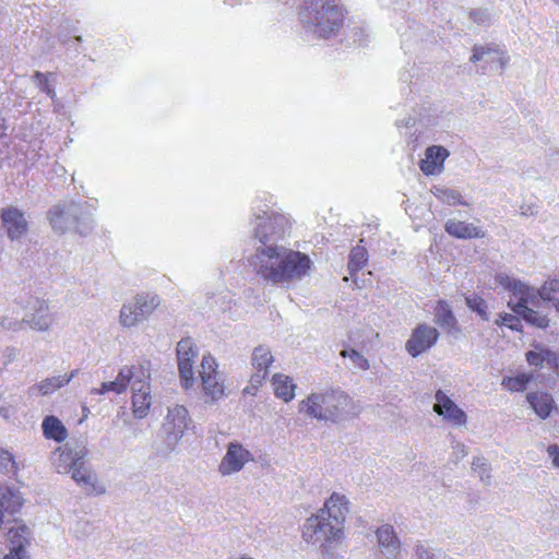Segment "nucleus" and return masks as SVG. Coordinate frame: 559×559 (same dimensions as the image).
<instances>
[{"label":"nucleus","mask_w":559,"mask_h":559,"mask_svg":"<svg viewBox=\"0 0 559 559\" xmlns=\"http://www.w3.org/2000/svg\"><path fill=\"white\" fill-rule=\"evenodd\" d=\"M299 16L307 32L318 38L335 35L343 22L342 10L330 0H305Z\"/></svg>","instance_id":"1"},{"label":"nucleus","mask_w":559,"mask_h":559,"mask_svg":"<svg viewBox=\"0 0 559 559\" xmlns=\"http://www.w3.org/2000/svg\"><path fill=\"white\" fill-rule=\"evenodd\" d=\"M350 403V397L338 390L313 392L299 404V412L324 421H337Z\"/></svg>","instance_id":"2"},{"label":"nucleus","mask_w":559,"mask_h":559,"mask_svg":"<svg viewBox=\"0 0 559 559\" xmlns=\"http://www.w3.org/2000/svg\"><path fill=\"white\" fill-rule=\"evenodd\" d=\"M287 252L289 248L282 245L257 247L254 254L249 258V263L264 282L283 286Z\"/></svg>","instance_id":"3"},{"label":"nucleus","mask_w":559,"mask_h":559,"mask_svg":"<svg viewBox=\"0 0 559 559\" xmlns=\"http://www.w3.org/2000/svg\"><path fill=\"white\" fill-rule=\"evenodd\" d=\"M48 219L52 229L64 234L68 229L76 226L80 234L87 233L93 224L92 213L87 205L67 201L52 206L48 212Z\"/></svg>","instance_id":"4"},{"label":"nucleus","mask_w":559,"mask_h":559,"mask_svg":"<svg viewBox=\"0 0 559 559\" xmlns=\"http://www.w3.org/2000/svg\"><path fill=\"white\" fill-rule=\"evenodd\" d=\"M254 224L253 236L259 240V247L277 245L276 241L284 238L290 228L289 219L284 214L274 211L257 213Z\"/></svg>","instance_id":"5"},{"label":"nucleus","mask_w":559,"mask_h":559,"mask_svg":"<svg viewBox=\"0 0 559 559\" xmlns=\"http://www.w3.org/2000/svg\"><path fill=\"white\" fill-rule=\"evenodd\" d=\"M160 299L155 294H138L124 304L120 310L119 322L123 328H132L146 320L159 306Z\"/></svg>","instance_id":"6"},{"label":"nucleus","mask_w":559,"mask_h":559,"mask_svg":"<svg viewBox=\"0 0 559 559\" xmlns=\"http://www.w3.org/2000/svg\"><path fill=\"white\" fill-rule=\"evenodd\" d=\"M302 537L310 544L338 542L343 537V526L319 513L307 520L304 525Z\"/></svg>","instance_id":"7"},{"label":"nucleus","mask_w":559,"mask_h":559,"mask_svg":"<svg viewBox=\"0 0 559 559\" xmlns=\"http://www.w3.org/2000/svg\"><path fill=\"white\" fill-rule=\"evenodd\" d=\"M199 377L205 403H214L225 395L223 374L217 370V364L211 355L203 356Z\"/></svg>","instance_id":"8"},{"label":"nucleus","mask_w":559,"mask_h":559,"mask_svg":"<svg viewBox=\"0 0 559 559\" xmlns=\"http://www.w3.org/2000/svg\"><path fill=\"white\" fill-rule=\"evenodd\" d=\"M191 424L188 409L182 405H174L168 408L163 423L165 441L170 450H174L183 437Z\"/></svg>","instance_id":"9"},{"label":"nucleus","mask_w":559,"mask_h":559,"mask_svg":"<svg viewBox=\"0 0 559 559\" xmlns=\"http://www.w3.org/2000/svg\"><path fill=\"white\" fill-rule=\"evenodd\" d=\"M150 372L140 366L138 378L132 382V413L135 418L143 419L148 415L152 405Z\"/></svg>","instance_id":"10"},{"label":"nucleus","mask_w":559,"mask_h":559,"mask_svg":"<svg viewBox=\"0 0 559 559\" xmlns=\"http://www.w3.org/2000/svg\"><path fill=\"white\" fill-rule=\"evenodd\" d=\"M88 450L85 445L64 443L50 454V463L58 474H69L80 460L86 459Z\"/></svg>","instance_id":"11"},{"label":"nucleus","mask_w":559,"mask_h":559,"mask_svg":"<svg viewBox=\"0 0 559 559\" xmlns=\"http://www.w3.org/2000/svg\"><path fill=\"white\" fill-rule=\"evenodd\" d=\"M252 453L238 441H231L226 447V453L218 464V472L222 476H229L239 473L245 465L253 461Z\"/></svg>","instance_id":"12"},{"label":"nucleus","mask_w":559,"mask_h":559,"mask_svg":"<svg viewBox=\"0 0 559 559\" xmlns=\"http://www.w3.org/2000/svg\"><path fill=\"white\" fill-rule=\"evenodd\" d=\"M68 475L87 495L100 496L106 492L105 486L98 480L97 474L86 462V459L80 460Z\"/></svg>","instance_id":"13"},{"label":"nucleus","mask_w":559,"mask_h":559,"mask_svg":"<svg viewBox=\"0 0 559 559\" xmlns=\"http://www.w3.org/2000/svg\"><path fill=\"white\" fill-rule=\"evenodd\" d=\"M251 362L254 372L252 373L250 384L245 389V392L254 395L258 388L265 380L269 373V367L273 362V355L269 347L263 345L255 347L252 353Z\"/></svg>","instance_id":"14"},{"label":"nucleus","mask_w":559,"mask_h":559,"mask_svg":"<svg viewBox=\"0 0 559 559\" xmlns=\"http://www.w3.org/2000/svg\"><path fill=\"white\" fill-rule=\"evenodd\" d=\"M438 338L439 332L436 328L420 323L413 330L405 348L412 357H417L432 347Z\"/></svg>","instance_id":"15"},{"label":"nucleus","mask_w":559,"mask_h":559,"mask_svg":"<svg viewBox=\"0 0 559 559\" xmlns=\"http://www.w3.org/2000/svg\"><path fill=\"white\" fill-rule=\"evenodd\" d=\"M197 356L190 338H183L177 344L178 369L182 386L188 390L194 383L193 361Z\"/></svg>","instance_id":"16"},{"label":"nucleus","mask_w":559,"mask_h":559,"mask_svg":"<svg viewBox=\"0 0 559 559\" xmlns=\"http://www.w3.org/2000/svg\"><path fill=\"white\" fill-rule=\"evenodd\" d=\"M436 403L433 404V412L443 419L451 423L453 426H466L467 415L442 390H438L435 394Z\"/></svg>","instance_id":"17"},{"label":"nucleus","mask_w":559,"mask_h":559,"mask_svg":"<svg viewBox=\"0 0 559 559\" xmlns=\"http://www.w3.org/2000/svg\"><path fill=\"white\" fill-rule=\"evenodd\" d=\"M286 258V270L284 271V285L287 286L292 283L301 281L308 275L311 267V260L305 253L289 249Z\"/></svg>","instance_id":"18"},{"label":"nucleus","mask_w":559,"mask_h":559,"mask_svg":"<svg viewBox=\"0 0 559 559\" xmlns=\"http://www.w3.org/2000/svg\"><path fill=\"white\" fill-rule=\"evenodd\" d=\"M1 222L8 237L11 240H19L28 231V224L24 213L14 206L1 210Z\"/></svg>","instance_id":"19"},{"label":"nucleus","mask_w":559,"mask_h":559,"mask_svg":"<svg viewBox=\"0 0 559 559\" xmlns=\"http://www.w3.org/2000/svg\"><path fill=\"white\" fill-rule=\"evenodd\" d=\"M376 537L380 552L386 559H397L401 551V542L394 527L384 524L376 531Z\"/></svg>","instance_id":"20"},{"label":"nucleus","mask_w":559,"mask_h":559,"mask_svg":"<svg viewBox=\"0 0 559 559\" xmlns=\"http://www.w3.org/2000/svg\"><path fill=\"white\" fill-rule=\"evenodd\" d=\"M449 151L440 145L428 146L425 151V158L419 162L420 170L427 176L439 175L444 169V160Z\"/></svg>","instance_id":"21"},{"label":"nucleus","mask_w":559,"mask_h":559,"mask_svg":"<svg viewBox=\"0 0 559 559\" xmlns=\"http://www.w3.org/2000/svg\"><path fill=\"white\" fill-rule=\"evenodd\" d=\"M140 366H126L119 371L114 381L103 382L100 389H95L92 391V393L105 394L109 391H112L117 394L123 393L129 384L132 385V382L138 378Z\"/></svg>","instance_id":"22"},{"label":"nucleus","mask_w":559,"mask_h":559,"mask_svg":"<svg viewBox=\"0 0 559 559\" xmlns=\"http://www.w3.org/2000/svg\"><path fill=\"white\" fill-rule=\"evenodd\" d=\"M32 310L33 312L24 318L25 324H28L31 329L36 331H47L52 323L48 304L45 300L35 299L32 305Z\"/></svg>","instance_id":"23"},{"label":"nucleus","mask_w":559,"mask_h":559,"mask_svg":"<svg viewBox=\"0 0 559 559\" xmlns=\"http://www.w3.org/2000/svg\"><path fill=\"white\" fill-rule=\"evenodd\" d=\"M79 373L78 369L72 370L70 373L58 374L46 378L39 383L34 384L29 388L28 392L31 395H43L47 396L55 393L57 390L63 388Z\"/></svg>","instance_id":"24"},{"label":"nucleus","mask_w":559,"mask_h":559,"mask_svg":"<svg viewBox=\"0 0 559 559\" xmlns=\"http://www.w3.org/2000/svg\"><path fill=\"white\" fill-rule=\"evenodd\" d=\"M348 500L344 495L333 492L325 501L324 508L320 511L323 515L343 526L348 513Z\"/></svg>","instance_id":"25"},{"label":"nucleus","mask_w":559,"mask_h":559,"mask_svg":"<svg viewBox=\"0 0 559 559\" xmlns=\"http://www.w3.org/2000/svg\"><path fill=\"white\" fill-rule=\"evenodd\" d=\"M526 400L540 419L548 418L551 412L557 408L552 395L546 392H531L526 395Z\"/></svg>","instance_id":"26"},{"label":"nucleus","mask_w":559,"mask_h":559,"mask_svg":"<svg viewBox=\"0 0 559 559\" xmlns=\"http://www.w3.org/2000/svg\"><path fill=\"white\" fill-rule=\"evenodd\" d=\"M445 231L457 239L484 238L485 233L477 226L463 221L449 219L444 225Z\"/></svg>","instance_id":"27"},{"label":"nucleus","mask_w":559,"mask_h":559,"mask_svg":"<svg viewBox=\"0 0 559 559\" xmlns=\"http://www.w3.org/2000/svg\"><path fill=\"white\" fill-rule=\"evenodd\" d=\"M24 503L21 492L12 487L0 486V508L9 513H17Z\"/></svg>","instance_id":"28"},{"label":"nucleus","mask_w":559,"mask_h":559,"mask_svg":"<svg viewBox=\"0 0 559 559\" xmlns=\"http://www.w3.org/2000/svg\"><path fill=\"white\" fill-rule=\"evenodd\" d=\"M435 322L449 333L459 330L457 320L450 305L444 300H439L435 308Z\"/></svg>","instance_id":"29"},{"label":"nucleus","mask_w":559,"mask_h":559,"mask_svg":"<svg viewBox=\"0 0 559 559\" xmlns=\"http://www.w3.org/2000/svg\"><path fill=\"white\" fill-rule=\"evenodd\" d=\"M45 438L63 442L68 438V430L59 418L49 415L46 416L41 424Z\"/></svg>","instance_id":"30"},{"label":"nucleus","mask_w":559,"mask_h":559,"mask_svg":"<svg viewBox=\"0 0 559 559\" xmlns=\"http://www.w3.org/2000/svg\"><path fill=\"white\" fill-rule=\"evenodd\" d=\"M485 55H495L496 62H498L501 69H504L509 62V56L506 51L499 49L496 45H479L473 47V53L469 58L471 62H478L484 60Z\"/></svg>","instance_id":"31"},{"label":"nucleus","mask_w":559,"mask_h":559,"mask_svg":"<svg viewBox=\"0 0 559 559\" xmlns=\"http://www.w3.org/2000/svg\"><path fill=\"white\" fill-rule=\"evenodd\" d=\"M272 384L276 397L284 402H289L295 397V384L289 377L276 373L273 376Z\"/></svg>","instance_id":"32"},{"label":"nucleus","mask_w":559,"mask_h":559,"mask_svg":"<svg viewBox=\"0 0 559 559\" xmlns=\"http://www.w3.org/2000/svg\"><path fill=\"white\" fill-rule=\"evenodd\" d=\"M508 305L516 314L522 316L527 323L539 329H545L549 325V319L546 316L538 313L527 306L512 305L511 301Z\"/></svg>","instance_id":"33"},{"label":"nucleus","mask_w":559,"mask_h":559,"mask_svg":"<svg viewBox=\"0 0 559 559\" xmlns=\"http://www.w3.org/2000/svg\"><path fill=\"white\" fill-rule=\"evenodd\" d=\"M29 528L24 524L11 527L8 532L10 547H13L14 550L26 551L25 547L29 543Z\"/></svg>","instance_id":"34"},{"label":"nucleus","mask_w":559,"mask_h":559,"mask_svg":"<svg viewBox=\"0 0 559 559\" xmlns=\"http://www.w3.org/2000/svg\"><path fill=\"white\" fill-rule=\"evenodd\" d=\"M513 286V295L519 297V301L515 305L527 306L528 304L533 306H538L539 304V295L538 289L526 285L521 282L519 284H514Z\"/></svg>","instance_id":"35"},{"label":"nucleus","mask_w":559,"mask_h":559,"mask_svg":"<svg viewBox=\"0 0 559 559\" xmlns=\"http://www.w3.org/2000/svg\"><path fill=\"white\" fill-rule=\"evenodd\" d=\"M472 471L479 478V480L489 486L492 483V468L491 464L484 456H476L472 461Z\"/></svg>","instance_id":"36"},{"label":"nucleus","mask_w":559,"mask_h":559,"mask_svg":"<svg viewBox=\"0 0 559 559\" xmlns=\"http://www.w3.org/2000/svg\"><path fill=\"white\" fill-rule=\"evenodd\" d=\"M368 261V252L365 247L356 246L352 249L348 261V270L352 275L361 270Z\"/></svg>","instance_id":"37"},{"label":"nucleus","mask_w":559,"mask_h":559,"mask_svg":"<svg viewBox=\"0 0 559 559\" xmlns=\"http://www.w3.org/2000/svg\"><path fill=\"white\" fill-rule=\"evenodd\" d=\"M431 192L437 199H439L441 202H443L445 204H449V205H454L457 203L465 204L462 201L461 194L453 189H449V188H445L442 186H433L431 189Z\"/></svg>","instance_id":"38"},{"label":"nucleus","mask_w":559,"mask_h":559,"mask_svg":"<svg viewBox=\"0 0 559 559\" xmlns=\"http://www.w3.org/2000/svg\"><path fill=\"white\" fill-rule=\"evenodd\" d=\"M466 306L474 312H476L483 320H489L488 313V305L485 299H483L477 294H468L464 296Z\"/></svg>","instance_id":"39"},{"label":"nucleus","mask_w":559,"mask_h":559,"mask_svg":"<svg viewBox=\"0 0 559 559\" xmlns=\"http://www.w3.org/2000/svg\"><path fill=\"white\" fill-rule=\"evenodd\" d=\"M547 347L542 344H533L532 349L526 352V361L536 368H542L546 364V356L548 354Z\"/></svg>","instance_id":"40"},{"label":"nucleus","mask_w":559,"mask_h":559,"mask_svg":"<svg viewBox=\"0 0 559 559\" xmlns=\"http://www.w3.org/2000/svg\"><path fill=\"white\" fill-rule=\"evenodd\" d=\"M533 374L521 373L515 377H508L502 380V385L512 392H520L526 389V385L532 381Z\"/></svg>","instance_id":"41"},{"label":"nucleus","mask_w":559,"mask_h":559,"mask_svg":"<svg viewBox=\"0 0 559 559\" xmlns=\"http://www.w3.org/2000/svg\"><path fill=\"white\" fill-rule=\"evenodd\" d=\"M0 471L3 474L12 475H15L17 471V465L13 455L4 449H0Z\"/></svg>","instance_id":"42"},{"label":"nucleus","mask_w":559,"mask_h":559,"mask_svg":"<svg viewBox=\"0 0 559 559\" xmlns=\"http://www.w3.org/2000/svg\"><path fill=\"white\" fill-rule=\"evenodd\" d=\"M341 356L349 358L354 366L360 370H368L370 368L368 359L355 349H343Z\"/></svg>","instance_id":"43"},{"label":"nucleus","mask_w":559,"mask_h":559,"mask_svg":"<svg viewBox=\"0 0 559 559\" xmlns=\"http://www.w3.org/2000/svg\"><path fill=\"white\" fill-rule=\"evenodd\" d=\"M559 293V280L550 278L547 280L542 287L538 289V295L540 299L547 301H554L555 298L551 297V294Z\"/></svg>","instance_id":"44"},{"label":"nucleus","mask_w":559,"mask_h":559,"mask_svg":"<svg viewBox=\"0 0 559 559\" xmlns=\"http://www.w3.org/2000/svg\"><path fill=\"white\" fill-rule=\"evenodd\" d=\"M496 324L506 325L513 331H521L522 329L521 320L511 313L500 314Z\"/></svg>","instance_id":"45"},{"label":"nucleus","mask_w":559,"mask_h":559,"mask_svg":"<svg viewBox=\"0 0 559 559\" xmlns=\"http://www.w3.org/2000/svg\"><path fill=\"white\" fill-rule=\"evenodd\" d=\"M25 320H16L9 317H2L1 328L5 331L17 332L24 329Z\"/></svg>","instance_id":"46"},{"label":"nucleus","mask_w":559,"mask_h":559,"mask_svg":"<svg viewBox=\"0 0 559 559\" xmlns=\"http://www.w3.org/2000/svg\"><path fill=\"white\" fill-rule=\"evenodd\" d=\"M471 19L478 25H487L491 21V14L486 9H477L469 13Z\"/></svg>","instance_id":"47"},{"label":"nucleus","mask_w":559,"mask_h":559,"mask_svg":"<svg viewBox=\"0 0 559 559\" xmlns=\"http://www.w3.org/2000/svg\"><path fill=\"white\" fill-rule=\"evenodd\" d=\"M416 559H436V555L427 545L417 543L414 548Z\"/></svg>","instance_id":"48"},{"label":"nucleus","mask_w":559,"mask_h":559,"mask_svg":"<svg viewBox=\"0 0 559 559\" xmlns=\"http://www.w3.org/2000/svg\"><path fill=\"white\" fill-rule=\"evenodd\" d=\"M496 280V283L499 284L500 286H502L504 289H508L510 292L513 293V286H515L514 284H519L520 281L519 280H515V278H512L510 277L508 274L506 273H499L496 275L495 277Z\"/></svg>","instance_id":"49"},{"label":"nucleus","mask_w":559,"mask_h":559,"mask_svg":"<svg viewBox=\"0 0 559 559\" xmlns=\"http://www.w3.org/2000/svg\"><path fill=\"white\" fill-rule=\"evenodd\" d=\"M546 365L559 372V353L548 349Z\"/></svg>","instance_id":"50"},{"label":"nucleus","mask_w":559,"mask_h":559,"mask_svg":"<svg viewBox=\"0 0 559 559\" xmlns=\"http://www.w3.org/2000/svg\"><path fill=\"white\" fill-rule=\"evenodd\" d=\"M547 453H548L549 457L551 459L554 466L559 468V445L558 444L548 445Z\"/></svg>","instance_id":"51"},{"label":"nucleus","mask_w":559,"mask_h":559,"mask_svg":"<svg viewBox=\"0 0 559 559\" xmlns=\"http://www.w3.org/2000/svg\"><path fill=\"white\" fill-rule=\"evenodd\" d=\"M453 453L457 460L463 459L467 455V448L461 442H455L453 444Z\"/></svg>","instance_id":"52"},{"label":"nucleus","mask_w":559,"mask_h":559,"mask_svg":"<svg viewBox=\"0 0 559 559\" xmlns=\"http://www.w3.org/2000/svg\"><path fill=\"white\" fill-rule=\"evenodd\" d=\"M3 559H26V551L14 550L10 547L9 554Z\"/></svg>","instance_id":"53"},{"label":"nucleus","mask_w":559,"mask_h":559,"mask_svg":"<svg viewBox=\"0 0 559 559\" xmlns=\"http://www.w3.org/2000/svg\"><path fill=\"white\" fill-rule=\"evenodd\" d=\"M40 91L45 92L49 97L53 98L56 93L55 90L48 84L47 80H44L39 84Z\"/></svg>","instance_id":"54"},{"label":"nucleus","mask_w":559,"mask_h":559,"mask_svg":"<svg viewBox=\"0 0 559 559\" xmlns=\"http://www.w3.org/2000/svg\"><path fill=\"white\" fill-rule=\"evenodd\" d=\"M34 79H36L38 81V83L40 84V82H43L44 80H47L45 74L39 72V71H36L34 73Z\"/></svg>","instance_id":"55"},{"label":"nucleus","mask_w":559,"mask_h":559,"mask_svg":"<svg viewBox=\"0 0 559 559\" xmlns=\"http://www.w3.org/2000/svg\"><path fill=\"white\" fill-rule=\"evenodd\" d=\"M496 57L495 55H485V58L483 61H486V62H496Z\"/></svg>","instance_id":"56"},{"label":"nucleus","mask_w":559,"mask_h":559,"mask_svg":"<svg viewBox=\"0 0 559 559\" xmlns=\"http://www.w3.org/2000/svg\"><path fill=\"white\" fill-rule=\"evenodd\" d=\"M554 307L556 308V310L559 312V298H556L554 299Z\"/></svg>","instance_id":"57"},{"label":"nucleus","mask_w":559,"mask_h":559,"mask_svg":"<svg viewBox=\"0 0 559 559\" xmlns=\"http://www.w3.org/2000/svg\"><path fill=\"white\" fill-rule=\"evenodd\" d=\"M321 551H322L323 556H326L328 555V545L323 544Z\"/></svg>","instance_id":"58"},{"label":"nucleus","mask_w":559,"mask_h":559,"mask_svg":"<svg viewBox=\"0 0 559 559\" xmlns=\"http://www.w3.org/2000/svg\"><path fill=\"white\" fill-rule=\"evenodd\" d=\"M75 40L82 41V37L81 36H75Z\"/></svg>","instance_id":"59"},{"label":"nucleus","mask_w":559,"mask_h":559,"mask_svg":"<svg viewBox=\"0 0 559 559\" xmlns=\"http://www.w3.org/2000/svg\"><path fill=\"white\" fill-rule=\"evenodd\" d=\"M555 2L559 3V0H554Z\"/></svg>","instance_id":"60"}]
</instances>
